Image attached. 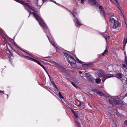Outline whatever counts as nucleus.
<instances>
[{
    "label": "nucleus",
    "mask_w": 127,
    "mask_h": 127,
    "mask_svg": "<svg viewBox=\"0 0 127 127\" xmlns=\"http://www.w3.org/2000/svg\"><path fill=\"white\" fill-rule=\"evenodd\" d=\"M81 105V103H79V104L78 105V106H80Z\"/></svg>",
    "instance_id": "nucleus-45"
},
{
    "label": "nucleus",
    "mask_w": 127,
    "mask_h": 127,
    "mask_svg": "<svg viewBox=\"0 0 127 127\" xmlns=\"http://www.w3.org/2000/svg\"><path fill=\"white\" fill-rule=\"evenodd\" d=\"M49 57L48 56L47 57H44V58H48Z\"/></svg>",
    "instance_id": "nucleus-52"
},
{
    "label": "nucleus",
    "mask_w": 127,
    "mask_h": 127,
    "mask_svg": "<svg viewBox=\"0 0 127 127\" xmlns=\"http://www.w3.org/2000/svg\"><path fill=\"white\" fill-rule=\"evenodd\" d=\"M107 79L113 77V75L112 74H107L104 75Z\"/></svg>",
    "instance_id": "nucleus-16"
},
{
    "label": "nucleus",
    "mask_w": 127,
    "mask_h": 127,
    "mask_svg": "<svg viewBox=\"0 0 127 127\" xmlns=\"http://www.w3.org/2000/svg\"><path fill=\"white\" fill-rule=\"evenodd\" d=\"M88 2L90 5H95L96 3V0H88Z\"/></svg>",
    "instance_id": "nucleus-11"
},
{
    "label": "nucleus",
    "mask_w": 127,
    "mask_h": 127,
    "mask_svg": "<svg viewBox=\"0 0 127 127\" xmlns=\"http://www.w3.org/2000/svg\"><path fill=\"white\" fill-rule=\"evenodd\" d=\"M24 51V52L28 54L30 56V57H29V56H24V55H22L21 53H18V54L22 57L26 59L30 60L32 61V59H33V58H34L35 59H38V60H39V58L31 54H28L26 52H25V51Z\"/></svg>",
    "instance_id": "nucleus-6"
},
{
    "label": "nucleus",
    "mask_w": 127,
    "mask_h": 127,
    "mask_svg": "<svg viewBox=\"0 0 127 127\" xmlns=\"http://www.w3.org/2000/svg\"><path fill=\"white\" fill-rule=\"evenodd\" d=\"M13 45L16 46L18 48H19L22 51H23V52H24V51L21 48H20L19 46L15 42H14L13 43Z\"/></svg>",
    "instance_id": "nucleus-20"
},
{
    "label": "nucleus",
    "mask_w": 127,
    "mask_h": 127,
    "mask_svg": "<svg viewBox=\"0 0 127 127\" xmlns=\"http://www.w3.org/2000/svg\"><path fill=\"white\" fill-rule=\"evenodd\" d=\"M85 75L86 76L89 77H91V75L90 74L88 73H86Z\"/></svg>",
    "instance_id": "nucleus-33"
},
{
    "label": "nucleus",
    "mask_w": 127,
    "mask_h": 127,
    "mask_svg": "<svg viewBox=\"0 0 127 127\" xmlns=\"http://www.w3.org/2000/svg\"><path fill=\"white\" fill-rule=\"evenodd\" d=\"M124 97L125 96H123L122 97H120L121 99L118 98L114 99L110 97L107 96L106 97V99L107 101L113 105H115L116 104L118 105L122 106L124 104V103L122 100L121 99Z\"/></svg>",
    "instance_id": "nucleus-3"
},
{
    "label": "nucleus",
    "mask_w": 127,
    "mask_h": 127,
    "mask_svg": "<svg viewBox=\"0 0 127 127\" xmlns=\"http://www.w3.org/2000/svg\"><path fill=\"white\" fill-rule=\"evenodd\" d=\"M32 14L36 20L38 21L39 25L43 29L50 43L54 47H57V44L55 42L54 39L51 36L47 26L44 23L43 20L34 12H32Z\"/></svg>",
    "instance_id": "nucleus-1"
},
{
    "label": "nucleus",
    "mask_w": 127,
    "mask_h": 127,
    "mask_svg": "<svg viewBox=\"0 0 127 127\" xmlns=\"http://www.w3.org/2000/svg\"><path fill=\"white\" fill-rule=\"evenodd\" d=\"M15 36H16V35H15V36H14V38H15Z\"/></svg>",
    "instance_id": "nucleus-53"
},
{
    "label": "nucleus",
    "mask_w": 127,
    "mask_h": 127,
    "mask_svg": "<svg viewBox=\"0 0 127 127\" xmlns=\"http://www.w3.org/2000/svg\"><path fill=\"white\" fill-rule=\"evenodd\" d=\"M0 93L3 94V91H0Z\"/></svg>",
    "instance_id": "nucleus-41"
},
{
    "label": "nucleus",
    "mask_w": 127,
    "mask_h": 127,
    "mask_svg": "<svg viewBox=\"0 0 127 127\" xmlns=\"http://www.w3.org/2000/svg\"><path fill=\"white\" fill-rule=\"evenodd\" d=\"M43 60L45 61H48L49 62V61H48V60H46V59H43Z\"/></svg>",
    "instance_id": "nucleus-43"
},
{
    "label": "nucleus",
    "mask_w": 127,
    "mask_h": 127,
    "mask_svg": "<svg viewBox=\"0 0 127 127\" xmlns=\"http://www.w3.org/2000/svg\"><path fill=\"white\" fill-rule=\"evenodd\" d=\"M110 21L112 23H114L115 21H116L113 18H110Z\"/></svg>",
    "instance_id": "nucleus-30"
},
{
    "label": "nucleus",
    "mask_w": 127,
    "mask_h": 127,
    "mask_svg": "<svg viewBox=\"0 0 127 127\" xmlns=\"http://www.w3.org/2000/svg\"><path fill=\"white\" fill-rule=\"evenodd\" d=\"M54 87L55 88H56V89L57 88V87L56 86V85H55V86H54Z\"/></svg>",
    "instance_id": "nucleus-48"
},
{
    "label": "nucleus",
    "mask_w": 127,
    "mask_h": 127,
    "mask_svg": "<svg viewBox=\"0 0 127 127\" xmlns=\"http://www.w3.org/2000/svg\"><path fill=\"white\" fill-rule=\"evenodd\" d=\"M95 74L96 75L98 76V77L101 78L103 75V72L102 70H99L96 72Z\"/></svg>",
    "instance_id": "nucleus-7"
},
{
    "label": "nucleus",
    "mask_w": 127,
    "mask_h": 127,
    "mask_svg": "<svg viewBox=\"0 0 127 127\" xmlns=\"http://www.w3.org/2000/svg\"><path fill=\"white\" fill-rule=\"evenodd\" d=\"M0 34L2 36V37L4 39L6 40V39L7 37V36L5 34V33H4V32L2 30H1L0 28Z\"/></svg>",
    "instance_id": "nucleus-9"
},
{
    "label": "nucleus",
    "mask_w": 127,
    "mask_h": 127,
    "mask_svg": "<svg viewBox=\"0 0 127 127\" xmlns=\"http://www.w3.org/2000/svg\"><path fill=\"white\" fill-rule=\"evenodd\" d=\"M119 23L117 21H116L114 23V24L113 26V28L114 29H115L119 25Z\"/></svg>",
    "instance_id": "nucleus-14"
},
{
    "label": "nucleus",
    "mask_w": 127,
    "mask_h": 127,
    "mask_svg": "<svg viewBox=\"0 0 127 127\" xmlns=\"http://www.w3.org/2000/svg\"><path fill=\"white\" fill-rule=\"evenodd\" d=\"M62 72L63 73H66V70L64 67H62L61 68Z\"/></svg>",
    "instance_id": "nucleus-29"
},
{
    "label": "nucleus",
    "mask_w": 127,
    "mask_h": 127,
    "mask_svg": "<svg viewBox=\"0 0 127 127\" xmlns=\"http://www.w3.org/2000/svg\"><path fill=\"white\" fill-rule=\"evenodd\" d=\"M113 76H115L118 78H121L122 77V75L120 73H118L117 74H116L115 75H113Z\"/></svg>",
    "instance_id": "nucleus-15"
},
{
    "label": "nucleus",
    "mask_w": 127,
    "mask_h": 127,
    "mask_svg": "<svg viewBox=\"0 0 127 127\" xmlns=\"http://www.w3.org/2000/svg\"><path fill=\"white\" fill-rule=\"evenodd\" d=\"M94 91L100 96H104V94L97 89H95Z\"/></svg>",
    "instance_id": "nucleus-10"
},
{
    "label": "nucleus",
    "mask_w": 127,
    "mask_h": 127,
    "mask_svg": "<svg viewBox=\"0 0 127 127\" xmlns=\"http://www.w3.org/2000/svg\"><path fill=\"white\" fill-rule=\"evenodd\" d=\"M104 37L105 38L106 40H108L109 38V36H108L107 35H105L104 36Z\"/></svg>",
    "instance_id": "nucleus-26"
},
{
    "label": "nucleus",
    "mask_w": 127,
    "mask_h": 127,
    "mask_svg": "<svg viewBox=\"0 0 127 127\" xmlns=\"http://www.w3.org/2000/svg\"><path fill=\"white\" fill-rule=\"evenodd\" d=\"M85 0H81V2L83 4H84V1H85Z\"/></svg>",
    "instance_id": "nucleus-35"
},
{
    "label": "nucleus",
    "mask_w": 127,
    "mask_h": 127,
    "mask_svg": "<svg viewBox=\"0 0 127 127\" xmlns=\"http://www.w3.org/2000/svg\"><path fill=\"white\" fill-rule=\"evenodd\" d=\"M113 70V67L112 65L110 66L108 68V70L109 72L112 71Z\"/></svg>",
    "instance_id": "nucleus-22"
},
{
    "label": "nucleus",
    "mask_w": 127,
    "mask_h": 127,
    "mask_svg": "<svg viewBox=\"0 0 127 127\" xmlns=\"http://www.w3.org/2000/svg\"><path fill=\"white\" fill-rule=\"evenodd\" d=\"M71 111L73 112V114L75 117L77 118H78L79 117L78 116V114L79 112L78 111H74L72 109L71 110Z\"/></svg>",
    "instance_id": "nucleus-12"
},
{
    "label": "nucleus",
    "mask_w": 127,
    "mask_h": 127,
    "mask_svg": "<svg viewBox=\"0 0 127 127\" xmlns=\"http://www.w3.org/2000/svg\"><path fill=\"white\" fill-rule=\"evenodd\" d=\"M96 83L99 84L100 82H101V80L100 78H96L95 79Z\"/></svg>",
    "instance_id": "nucleus-23"
},
{
    "label": "nucleus",
    "mask_w": 127,
    "mask_h": 127,
    "mask_svg": "<svg viewBox=\"0 0 127 127\" xmlns=\"http://www.w3.org/2000/svg\"><path fill=\"white\" fill-rule=\"evenodd\" d=\"M36 60L37 59L33 58V59H32V61L36 63L37 64L41 66L44 69L45 71H46V70L45 66L42 64L39 61Z\"/></svg>",
    "instance_id": "nucleus-8"
},
{
    "label": "nucleus",
    "mask_w": 127,
    "mask_h": 127,
    "mask_svg": "<svg viewBox=\"0 0 127 127\" xmlns=\"http://www.w3.org/2000/svg\"><path fill=\"white\" fill-rule=\"evenodd\" d=\"M63 54L67 58L68 62L70 64L72 67L74 68L76 67V61L80 63H83V62L80 60L77 57L75 58V59L71 56L66 53L64 52Z\"/></svg>",
    "instance_id": "nucleus-2"
},
{
    "label": "nucleus",
    "mask_w": 127,
    "mask_h": 127,
    "mask_svg": "<svg viewBox=\"0 0 127 127\" xmlns=\"http://www.w3.org/2000/svg\"><path fill=\"white\" fill-rule=\"evenodd\" d=\"M15 0V1H16V0Z\"/></svg>",
    "instance_id": "nucleus-54"
},
{
    "label": "nucleus",
    "mask_w": 127,
    "mask_h": 127,
    "mask_svg": "<svg viewBox=\"0 0 127 127\" xmlns=\"http://www.w3.org/2000/svg\"><path fill=\"white\" fill-rule=\"evenodd\" d=\"M48 0H42V1L43 2H46V1H47Z\"/></svg>",
    "instance_id": "nucleus-44"
},
{
    "label": "nucleus",
    "mask_w": 127,
    "mask_h": 127,
    "mask_svg": "<svg viewBox=\"0 0 127 127\" xmlns=\"http://www.w3.org/2000/svg\"><path fill=\"white\" fill-rule=\"evenodd\" d=\"M95 78L92 77H90L89 79L90 81L93 83L95 82Z\"/></svg>",
    "instance_id": "nucleus-19"
},
{
    "label": "nucleus",
    "mask_w": 127,
    "mask_h": 127,
    "mask_svg": "<svg viewBox=\"0 0 127 127\" xmlns=\"http://www.w3.org/2000/svg\"><path fill=\"white\" fill-rule=\"evenodd\" d=\"M122 66L123 68H125L126 67V65L125 64H123Z\"/></svg>",
    "instance_id": "nucleus-38"
},
{
    "label": "nucleus",
    "mask_w": 127,
    "mask_h": 127,
    "mask_svg": "<svg viewBox=\"0 0 127 127\" xmlns=\"http://www.w3.org/2000/svg\"><path fill=\"white\" fill-rule=\"evenodd\" d=\"M79 73L80 74H81L82 73V72L81 71H79Z\"/></svg>",
    "instance_id": "nucleus-46"
},
{
    "label": "nucleus",
    "mask_w": 127,
    "mask_h": 127,
    "mask_svg": "<svg viewBox=\"0 0 127 127\" xmlns=\"http://www.w3.org/2000/svg\"><path fill=\"white\" fill-rule=\"evenodd\" d=\"M124 54L125 57V62L126 63V64L127 65V56L126 54V52L124 50Z\"/></svg>",
    "instance_id": "nucleus-18"
},
{
    "label": "nucleus",
    "mask_w": 127,
    "mask_h": 127,
    "mask_svg": "<svg viewBox=\"0 0 127 127\" xmlns=\"http://www.w3.org/2000/svg\"><path fill=\"white\" fill-rule=\"evenodd\" d=\"M125 41V45L126 44L127 42V38L126 40V39L125 38H124L123 42H124Z\"/></svg>",
    "instance_id": "nucleus-34"
},
{
    "label": "nucleus",
    "mask_w": 127,
    "mask_h": 127,
    "mask_svg": "<svg viewBox=\"0 0 127 127\" xmlns=\"http://www.w3.org/2000/svg\"><path fill=\"white\" fill-rule=\"evenodd\" d=\"M50 1H51L55 3H57L56 2V1L54 0H50Z\"/></svg>",
    "instance_id": "nucleus-40"
},
{
    "label": "nucleus",
    "mask_w": 127,
    "mask_h": 127,
    "mask_svg": "<svg viewBox=\"0 0 127 127\" xmlns=\"http://www.w3.org/2000/svg\"><path fill=\"white\" fill-rule=\"evenodd\" d=\"M108 53V50L107 49H105L104 52L101 54L102 56H105Z\"/></svg>",
    "instance_id": "nucleus-17"
},
{
    "label": "nucleus",
    "mask_w": 127,
    "mask_h": 127,
    "mask_svg": "<svg viewBox=\"0 0 127 127\" xmlns=\"http://www.w3.org/2000/svg\"><path fill=\"white\" fill-rule=\"evenodd\" d=\"M52 83H53V85H54V86H55V85H56L54 83V82H52Z\"/></svg>",
    "instance_id": "nucleus-50"
},
{
    "label": "nucleus",
    "mask_w": 127,
    "mask_h": 127,
    "mask_svg": "<svg viewBox=\"0 0 127 127\" xmlns=\"http://www.w3.org/2000/svg\"><path fill=\"white\" fill-rule=\"evenodd\" d=\"M99 8L100 9V11L102 15H103L104 17H105V12L102 9V7L101 5H100L99 6Z\"/></svg>",
    "instance_id": "nucleus-13"
},
{
    "label": "nucleus",
    "mask_w": 127,
    "mask_h": 127,
    "mask_svg": "<svg viewBox=\"0 0 127 127\" xmlns=\"http://www.w3.org/2000/svg\"><path fill=\"white\" fill-rule=\"evenodd\" d=\"M16 2H19V3H20L21 4L23 5H25L24 7L27 10V11H28L29 13L30 14L29 16L32 14V13L31 11L30 10H29L27 8V7L29 8L30 9L32 10V11L36 12L35 11V10H36V9L34 8V7H33L31 5H30L29 4V3H25L23 1L21 0H16Z\"/></svg>",
    "instance_id": "nucleus-4"
},
{
    "label": "nucleus",
    "mask_w": 127,
    "mask_h": 127,
    "mask_svg": "<svg viewBox=\"0 0 127 127\" xmlns=\"http://www.w3.org/2000/svg\"><path fill=\"white\" fill-rule=\"evenodd\" d=\"M43 2L42 1V0H38V6H41L42 5Z\"/></svg>",
    "instance_id": "nucleus-21"
},
{
    "label": "nucleus",
    "mask_w": 127,
    "mask_h": 127,
    "mask_svg": "<svg viewBox=\"0 0 127 127\" xmlns=\"http://www.w3.org/2000/svg\"><path fill=\"white\" fill-rule=\"evenodd\" d=\"M110 0L111 2L114 3V2L112 0Z\"/></svg>",
    "instance_id": "nucleus-51"
},
{
    "label": "nucleus",
    "mask_w": 127,
    "mask_h": 127,
    "mask_svg": "<svg viewBox=\"0 0 127 127\" xmlns=\"http://www.w3.org/2000/svg\"><path fill=\"white\" fill-rule=\"evenodd\" d=\"M116 3L117 4H118V1L117 0H114Z\"/></svg>",
    "instance_id": "nucleus-42"
},
{
    "label": "nucleus",
    "mask_w": 127,
    "mask_h": 127,
    "mask_svg": "<svg viewBox=\"0 0 127 127\" xmlns=\"http://www.w3.org/2000/svg\"><path fill=\"white\" fill-rule=\"evenodd\" d=\"M9 52V53H10V54H9V55L10 56H12V54L10 52V51L9 50L8 51Z\"/></svg>",
    "instance_id": "nucleus-39"
},
{
    "label": "nucleus",
    "mask_w": 127,
    "mask_h": 127,
    "mask_svg": "<svg viewBox=\"0 0 127 127\" xmlns=\"http://www.w3.org/2000/svg\"><path fill=\"white\" fill-rule=\"evenodd\" d=\"M124 124L126 125H127V120H126L124 121Z\"/></svg>",
    "instance_id": "nucleus-37"
},
{
    "label": "nucleus",
    "mask_w": 127,
    "mask_h": 127,
    "mask_svg": "<svg viewBox=\"0 0 127 127\" xmlns=\"http://www.w3.org/2000/svg\"><path fill=\"white\" fill-rule=\"evenodd\" d=\"M9 45L11 47V48L14 51H15V50H14V48H13V47L11 46V45L10 44H9Z\"/></svg>",
    "instance_id": "nucleus-36"
},
{
    "label": "nucleus",
    "mask_w": 127,
    "mask_h": 127,
    "mask_svg": "<svg viewBox=\"0 0 127 127\" xmlns=\"http://www.w3.org/2000/svg\"><path fill=\"white\" fill-rule=\"evenodd\" d=\"M67 9L73 15V16L75 17V19H73V21L74 22L75 25L77 27L80 26L82 25V24L76 18L75 16V15L77 13L76 11V10L75 9H74L72 11H71L70 10H69L68 9Z\"/></svg>",
    "instance_id": "nucleus-5"
},
{
    "label": "nucleus",
    "mask_w": 127,
    "mask_h": 127,
    "mask_svg": "<svg viewBox=\"0 0 127 127\" xmlns=\"http://www.w3.org/2000/svg\"><path fill=\"white\" fill-rule=\"evenodd\" d=\"M71 84L76 88H78V87L76 86V85L75 83L73 82H71Z\"/></svg>",
    "instance_id": "nucleus-32"
},
{
    "label": "nucleus",
    "mask_w": 127,
    "mask_h": 127,
    "mask_svg": "<svg viewBox=\"0 0 127 127\" xmlns=\"http://www.w3.org/2000/svg\"><path fill=\"white\" fill-rule=\"evenodd\" d=\"M38 0H34L33 2L35 3V5L38 6Z\"/></svg>",
    "instance_id": "nucleus-28"
},
{
    "label": "nucleus",
    "mask_w": 127,
    "mask_h": 127,
    "mask_svg": "<svg viewBox=\"0 0 127 127\" xmlns=\"http://www.w3.org/2000/svg\"><path fill=\"white\" fill-rule=\"evenodd\" d=\"M58 95H59V97L62 98V99H64V97H63V95H62V94H61V92H59V93H58Z\"/></svg>",
    "instance_id": "nucleus-31"
},
{
    "label": "nucleus",
    "mask_w": 127,
    "mask_h": 127,
    "mask_svg": "<svg viewBox=\"0 0 127 127\" xmlns=\"http://www.w3.org/2000/svg\"><path fill=\"white\" fill-rule=\"evenodd\" d=\"M125 96H127V91L126 93V94H125Z\"/></svg>",
    "instance_id": "nucleus-49"
},
{
    "label": "nucleus",
    "mask_w": 127,
    "mask_h": 127,
    "mask_svg": "<svg viewBox=\"0 0 127 127\" xmlns=\"http://www.w3.org/2000/svg\"><path fill=\"white\" fill-rule=\"evenodd\" d=\"M123 90L124 91H126L127 90V85H125L124 86L123 88Z\"/></svg>",
    "instance_id": "nucleus-27"
},
{
    "label": "nucleus",
    "mask_w": 127,
    "mask_h": 127,
    "mask_svg": "<svg viewBox=\"0 0 127 127\" xmlns=\"http://www.w3.org/2000/svg\"><path fill=\"white\" fill-rule=\"evenodd\" d=\"M102 82H104L105 81L106 79H107L106 78V77L104 75H103L102 76Z\"/></svg>",
    "instance_id": "nucleus-24"
},
{
    "label": "nucleus",
    "mask_w": 127,
    "mask_h": 127,
    "mask_svg": "<svg viewBox=\"0 0 127 127\" xmlns=\"http://www.w3.org/2000/svg\"><path fill=\"white\" fill-rule=\"evenodd\" d=\"M75 123L78 126V127H81L78 121H75Z\"/></svg>",
    "instance_id": "nucleus-25"
},
{
    "label": "nucleus",
    "mask_w": 127,
    "mask_h": 127,
    "mask_svg": "<svg viewBox=\"0 0 127 127\" xmlns=\"http://www.w3.org/2000/svg\"><path fill=\"white\" fill-rule=\"evenodd\" d=\"M56 89L57 90V91L59 92V90L58 88H57Z\"/></svg>",
    "instance_id": "nucleus-47"
}]
</instances>
